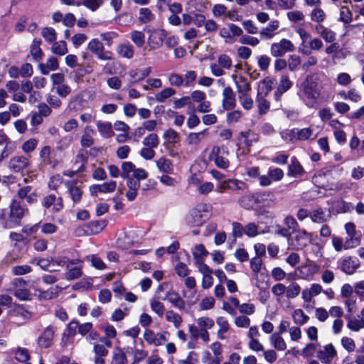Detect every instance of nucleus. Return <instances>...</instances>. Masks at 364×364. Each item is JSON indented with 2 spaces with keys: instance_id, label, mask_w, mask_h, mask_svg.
<instances>
[{
  "instance_id": "1",
  "label": "nucleus",
  "mask_w": 364,
  "mask_h": 364,
  "mask_svg": "<svg viewBox=\"0 0 364 364\" xmlns=\"http://www.w3.org/2000/svg\"><path fill=\"white\" fill-rule=\"evenodd\" d=\"M326 78L323 75L311 74L306 77L301 85L304 97L309 100L316 102L323 97Z\"/></svg>"
},
{
  "instance_id": "2",
  "label": "nucleus",
  "mask_w": 364,
  "mask_h": 364,
  "mask_svg": "<svg viewBox=\"0 0 364 364\" xmlns=\"http://www.w3.org/2000/svg\"><path fill=\"white\" fill-rule=\"evenodd\" d=\"M210 215V205L205 203L198 204L185 217L186 225L190 227L200 226Z\"/></svg>"
},
{
  "instance_id": "3",
  "label": "nucleus",
  "mask_w": 364,
  "mask_h": 364,
  "mask_svg": "<svg viewBox=\"0 0 364 364\" xmlns=\"http://www.w3.org/2000/svg\"><path fill=\"white\" fill-rule=\"evenodd\" d=\"M229 150L225 146H214L209 154L208 159L213 161L215 166L221 169H227L230 166V161L228 159Z\"/></svg>"
},
{
  "instance_id": "4",
  "label": "nucleus",
  "mask_w": 364,
  "mask_h": 364,
  "mask_svg": "<svg viewBox=\"0 0 364 364\" xmlns=\"http://www.w3.org/2000/svg\"><path fill=\"white\" fill-rule=\"evenodd\" d=\"M121 177L124 179L135 178L138 180L146 179L148 173L143 168H136L131 161H124L121 165Z\"/></svg>"
},
{
  "instance_id": "5",
  "label": "nucleus",
  "mask_w": 364,
  "mask_h": 364,
  "mask_svg": "<svg viewBox=\"0 0 364 364\" xmlns=\"http://www.w3.org/2000/svg\"><path fill=\"white\" fill-rule=\"evenodd\" d=\"M87 48L100 60H112L114 59L113 53L109 50H105L103 44L97 39L91 40L88 43Z\"/></svg>"
},
{
  "instance_id": "6",
  "label": "nucleus",
  "mask_w": 364,
  "mask_h": 364,
  "mask_svg": "<svg viewBox=\"0 0 364 364\" xmlns=\"http://www.w3.org/2000/svg\"><path fill=\"white\" fill-rule=\"evenodd\" d=\"M295 47L292 42L283 38L278 43H274L270 48V53L273 57H282L288 52H292Z\"/></svg>"
},
{
  "instance_id": "7",
  "label": "nucleus",
  "mask_w": 364,
  "mask_h": 364,
  "mask_svg": "<svg viewBox=\"0 0 364 364\" xmlns=\"http://www.w3.org/2000/svg\"><path fill=\"white\" fill-rule=\"evenodd\" d=\"M167 333L168 332L166 331L155 333L150 328H146L143 334V338L149 345L158 347L162 346L167 340L166 336Z\"/></svg>"
},
{
  "instance_id": "8",
  "label": "nucleus",
  "mask_w": 364,
  "mask_h": 364,
  "mask_svg": "<svg viewBox=\"0 0 364 364\" xmlns=\"http://www.w3.org/2000/svg\"><path fill=\"white\" fill-rule=\"evenodd\" d=\"M56 328L53 326H48L45 328L37 339V344L41 348H48L53 343V338Z\"/></svg>"
},
{
  "instance_id": "9",
  "label": "nucleus",
  "mask_w": 364,
  "mask_h": 364,
  "mask_svg": "<svg viewBox=\"0 0 364 364\" xmlns=\"http://www.w3.org/2000/svg\"><path fill=\"white\" fill-rule=\"evenodd\" d=\"M26 284V281L22 278H16L13 281L14 294L21 301H29L32 297L30 291L25 287Z\"/></svg>"
},
{
  "instance_id": "10",
  "label": "nucleus",
  "mask_w": 364,
  "mask_h": 364,
  "mask_svg": "<svg viewBox=\"0 0 364 364\" xmlns=\"http://www.w3.org/2000/svg\"><path fill=\"white\" fill-rule=\"evenodd\" d=\"M291 245L294 249L301 250L311 242L312 233L308 232L304 230H298L295 236L291 238Z\"/></svg>"
},
{
  "instance_id": "11",
  "label": "nucleus",
  "mask_w": 364,
  "mask_h": 364,
  "mask_svg": "<svg viewBox=\"0 0 364 364\" xmlns=\"http://www.w3.org/2000/svg\"><path fill=\"white\" fill-rule=\"evenodd\" d=\"M166 33L164 30L155 29L150 31L147 38L149 50H154L159 48L164 41Z\"/></svg>"
},
{
  "instance_id": "12",
  "label": "nucleus",
  "mask_w": 364,
  "mask_h": 364,
  "mask_svg": "<svg viewBox=\"0 0 364 364\" xmlns=\"http://www.w3.org/2000/svg\"><path fill=\"white\" fill-rule=\"evenodd\" d=\"M337 355V350L332 343L325 345L317 350L316 357L323 364H331Z\"/></svg>"
},
{
  "instance_id": "13",
  "label": "nucleus",
  "mask_w": 364,
  "mask_h": 364,
  "mask_svg": "<svg viewBox=\"0 0 364 364\" xmlns=\"http://www.w3.org/2000/svg\"><path fill=\"white\" fill-rule=\"evenodd\" d=\"M345 230L348 235L346 239V247H355L360 242V235L355 230V225L353 223H347Z\"/></svg>"
},
{
  "instance_id": "14",
  "label": "nucleus",
  "mask_w": 364,
  "mask_h": 364,
  "mask_svg": "<svg viewBox=\"0 0 364 364\" xmlns=\"http://www.w3.org/2000/svg\"><path fill=\"white\" fill-rule=\"evenodd\" d=\"M27 212L28 209L24 208L19 201L16 200L11 201L9 215L12 220L20 221Z\"/></svg>"
},
{
  "instance_id": "15",
  "label": "nucleus",
  "mask_w": 364,
  "mask_h": 364,
  "mask_svg": "<svg viewBox=\"0 0 364 364\" xmlns=\"http://www.w3.org/2000/svg\"><path fill=\"white\" fill-rule=\"evenodd\" d=\"M80 260L79 259H72L68 262L67 269L68 271L65 274V278L67 280H73L77 279L82 275V266H75L79 263H80Z\"/></svg>"
},
{
  "instance_id": "16",
  "label": "nucleus",
  "mask_w": 364,
  "mask_h": 364,
  "mask_svg": "<svg viewBox=\"0 0 364 364\" xmlns=\"http://www.w3.org/2000/svg\"><path fill=\"white\" fill-rule=\"evenodd\" d=\"M43 205L45 208L53 206V210L59 212L63 210L64 205L61 197H57L54 194H50L43 198Z\"/></svg>"
},
{
  "instance_id": "17",
  "label": "nucleus",
  "mask_w": 364,
  "mask_h": 364,
  "mask_svg": "<svg viewBox=\"0 0 364 364\" xmlns=\"http://www.w3.org/2000/svg\"><path fill=\"white\" fill-rule=\"evenodd\" d=\"M196 325L198 326L203 333L208 336L210 341L209 330L212 329L215 325V321L212 318L207 316H200L196 319Z\"/></svg>"
},
{
  "instance_id": "18",
  "label": "nucleus",
  "mask_w": 364,
  "mask_h": 364,
  "mask_svg": "<svg viewBox=\"0 0 364 364\" xmlns=\"http://www.w3.org/2000/svg\"><path fill=\"white\" fill-rule=\"evenodd\" d=\"M314 31L326 43H333L336 40V33L323 24H316Z\"/></svg>"
},
{
  "instance_id": "19",
  "label": "nucleus",
  "mask_w": 364,
  "mask_h": 364,
  "mask_svg": "<svg viewBox=\"0 0 364 364\" xmlns=\"http://www.w3.org/2000/svg\"><path fill=\"white\" fill-rule=\"evenodd\" d=\"M235 84L237 87L238 96L247 95L251 90V86L249 80L242 76L237 77L235 75L232 76Z\"/></svg>"
},
{
  "instance_id": "20",
  "label": "nucleus",
  "mask_w": 364,
  "mask_h": 364,
  "mask_svg": "<svg viewBox=\"0 0 364 364\" xmlns=\"http://www.w3.org/2000/svg\"><path fill=\"white\" fill-rule=\"evenodd\" d=\"M29 165V160L23 156H16L10 159L9 167L15 172H18Z\"/></svg>"
},
{
  "instance_id": "21",
  "label": "nucleus",
  "mask_w": 364,
  "mask_h": 364,
  "mask_svg": "<svg viewBox=\"0 0 364 364\" xmlns=\"http://www.w3.org/2000/svg\"><path fill=\"white\" fill-rule=\"evenodd\" d=\"M235 93L230 87H226L223 91V106L226 110H230L235 107Z\"/></svg>"
},
{
  "instance_id": "22",
  "label": "nucleus",
  "mask_w": 364,
  "mask_h": 364,
  "mask_svg": "<svg viewBox=\"0 0 364 364\" xmlns=\"http://www.w3.org/2000/svg\"><path fill=\"white\" fill-rule=\"evenodd\" d=\"M140 181L135 178H127L128 191L126 193V196L129 200L132 201L136 197L138 189L140 187Z\"/></svg>"
},
{
  "instance_id": "23",
  "label": "nucleus",
  "mask_w": 364,
  "mask_h": 364,
  "mask_svg": "<svg viewBox=\"0 0 364 364\" xmlns=\"http://www.w3.org/2000/svg\"><path fill=\"white\" fill-rule=\"evenodd\" d=\"M39 156L44 165L55 166L54 151L50 146H44L42 147L39 153Z\"/></svg>"
},
{
  "instance_id": "24",
  "label": "nucleus",
  "mask_w": 364,
  "mask_h": 364,
  "mask_svg": "<svg viewBox=\"0 0 364 364\" xmlns=\"http://www.w3.org/2000/svg\"><path fill=\"white\" fill-rule=\"evenodd\" d=\"M359 266L360 263L358 259L349 257L343 260L341 270L347 274H352L355 272Z\"/></svg>"
},
{
  "instance_id": "25",
  "label": "nucleus",
  "mask_w": 364,
  "mask_h": 364,
  "mask_svg": "<svg viewBox=\"0 0 364 364\" xmlns=\"http://www.w3.org/2000/svg\"><path fill=\"white\" fill-rule=\"evenodd\" d=\"M116 52L122 58L132 59L134 55V47L128 42L122 43L117 47Z\"/></svg>"
},
{
  "instance_id": "26",
  "label": "nucleus",
  "mask_w": 364,
  "mask_h": 364,
  "mask_svg": "<svg viewBox=\"0 0 364 364\" xmlns=\"http://www.w3.org/2000/svg\"><path fill=\"white\" fill-rule=\"evenodd\" d=\"M216 324L218 326L217 331V337L220 340L226 338L225 333L229 331L230 326L228 319L224 316H218L216 318Z\"/></svg>"
},
{
  "instance_id": "27",
  "label": "nucleus",
  "mask_w": 364,
  "mask_h": 364,
  "mask_svg": "<svg viewBox=\"0 0 364 364\" xmlns=\"http://www.w3.org/2000/svg\"><path fill=\"white\" fill-rule=\"evenodd\" d=\"M166 299L171 303L172 305L179 309L183 310L185 309L186 304L185 301L181 297V296L174 291H168L166 294Z\"/></svg>"
},
{
  "instance_id": "28",
  "label": "nucleus",
  "mask_w": 364,
  "mask_h": 364,
  "mask_svg": "<svg viewBox=\"0 0 364 364\" xmlns=\"http://www.w3.org/2000/svg\"><path fill=\"white\" fill-rule=\"evenodd\" d=\"M279 23L277 20L271 21L268 26L262 28L259 34L262 39H271L274 36V31L278 29Z\"/></svg>"
},
{
  "instance_id": "29",
  "label": "nucleus",
  "mask_w": 364,
  "mask_h": 364,
  "mask_svg": "<svg viewBox=\"0 0 364 364\" xmlns=\"http://www.w3.org/2000/svg\"><path fill=\"white\" fill-rule=\"evenodd\" d=\"M269 341L272 346L277 350L284 351L287 348L286 341L278 333H272L269 337Z\"/></svg>"
},
{
  "instance_id": "30",
  "label": "nucleus",
  "mask_w": 364,
  "mask_h": 364,
  "mask_svg": "<svg viewBox=\"0 0 364 364\" xmlns=\"http://www.w3.org/2000/svg\"><path fill=\"white\" fill-rule=\"evenodd\" d=\"M205 134V130L199 132H191L187 135L186 141L190 146H197L203 141Z\"/></svg>"
},
{
  "instance_id": "31",
  "label": "nucleus",
  "mask_w": 364,
  "mask_h": 364,
  "mask_svg": "<svg viewBox=\"0 0 364 364\" xmlns=\"http://www.w3.org/2000/svg\"><path fill=\"white\" fill-rule=\"evenodd\" d=\"M238 203L245 209H252L257 205L255 193L241 196L238 198Z\"/></svg>"
},
{
  "instance_id": "32",
  "label": "nucleus",
  "mask_w": 364,
  "mask_h": 364,
  "mask_svg": "<svg viewBox=\"0 0 364 364\" xmlns=\"http://www.w3.org/2000/svg\"><path fill=\"white\" fill-rule=\"evenodd\" d=\"M165 319L168 323H172L173 327L179 328L183 323V318L180 314L173 310H168L165 314Z\"/></svg>"
},
{
  "instance_id": "33",
  "label": "nucleus",
  "mask_w": 364,
  "mask_h": 364,
  "mask_svg": "<svg viewBox=\"0 0 364 364\" xmlns=\"http://www.w3.org/2000/svg\"><path fill=\"white\" fill-rule=\"evenodd\" d=\"M127 358L123 349L115 347L112 352L110 364H126Z\"/></svg>"
},
{
  "instance_id": "34",
  "label": "nucleus",
  "mask_w": 364,
  "mask_h": 364,
  "mask_svg": "<svg viewBox=\"0 0 364 364\" xmlns=\"http://www.w3.org/2000/svg\"><path fill=\"white\" fill-rule=\"evenodd\" d=\"M93 352L95 353L94 363H96L97 360H100L101 363H105L104 359L108 355V350L101 343H94Z\"/></svg>"
},
{
  "instance_id": "35",
  "label": "nucleus",
  "mask_w": 364,
  "mask_h": 364,
  "mask_svg": "<svg viewBox=\"0 0 364 364\" xmlns=\"http://www.w3.org/2000/svg\"><path fill=\"white\" fill-rule=\"evenodd\" d=\"M188 328L190 337L192 340L196 341L200 338L205 343L209 342L208 336H205V333H202L197 325L189 324Z\"/></svg>"
},
{
  "instance_id": "36",
  "label": "nucleus",
  "mask_w": 364,
  "mask_h": 364,
  "mask_svg": "<svg viewBox=\"0 0 364 364\" xmlns=\"http://www.w3.org/2000/svg\"><path fill=\"white\" fill-rule=\"evenodd\" d=\"M310 19L311 21L316 24H322L326 18V14L323 9L319 7H315L311 10L309 14Z\"/></svg>"
},
{
  "instance_id": "37",
  "label": "nucleus",
  "mask_w": 364,
  "mask_h": 364,
  "mask_svg": "<svg viewBox=\"0 0 364 364\" xmlns=\"http://www.w3.org/2000/svg\"><path fill=\"white\" fill-rule=\"evenodd\" d=\"M66 187L69 191L70 196L74 203H79L81 200L82 191L80 188L76 186L75 183L68 182Z\"/></svg>"
},
{
  "instance_id": "38",
  "label": "nucleus",
  "mask_w": 364,
  "mask_h": 364,
  "mask_svg": "<svg viewBox=\"0 0 364 364\" xmlns=\"http://www.w3.org/2000/svg\"><path fill=\"white\" fill-rule=\"evenodd\" d=\"M96 126L100 134L105 138L111 137L114 134L110 122L98 121Z\"/></svg>"
},
{
  "instance_id": "39",
  "label": "nucleus",
  "mask_w": 364,
  "mask_h": 364,
  "mask_svg": "<svg viewBox=\"0 0 364 364\" xmlns=\"http://www.w3.org/2000/svg\"><path fill=\"white\" fill-rule=\"evenodd\" d=\"M157 168L161 172L165 173H172L173 171L172 163L170 160L161 157L156 161Z\"/></svg>"
},
{
  "instance_id": "40",
  "label": "nucleus",
  "mask_w": 364,
  "mask_h": 364,
  "mask_svg": "<svg viewBox=\"0 0 364 364\" xmlns=\"http://www.w3.org/2000/svg\"><path fill=\"white\" fill-rule=\"evenodd\" d=\"M304 173V169L299 162V161L293 157L291 159V164L289 166V173L288 175H291L293 176H301Z\"/></svg>"
},
{
  "instance_id": "41",
  "label": "nucleus",
  "mask_w": 364,
  "mask_h": 364,
  "mask_svg": "<svg viewBox=\"0 0 364 364\" xmlns=\"http://www.w3.org/2000/svg\"><path fill=\"white\" fill-rule=\"evenodd\" d=\"M129 38L132 43L137 47L141 48L145 44V34L140 31L134 30L130 33Z\"/></svg>"
},
{
  "instance_id": "42",
  "label": "nucleus",
  "mask_w": 364,
  "mask_h": 364,
  "mask_svg": "<svg viewBox=\"0 0 364 364\" xmlns=\"http://www.w3.org/2000/svg\"><path fill=\"white\" fill-rule=\"evenodd\" d=\"M292 319L295 324L302 326L309 321V316L305 314L302 309H298L293 311Z\"/></svg>"
},
{
  "instance_id": "43",
  "label": "nucleus",
  "mask_w": 364,
  "mask_h": 364,
  "mask_svg": "<svg viewBox=\"0 0 364 364\" xmlns=\"http://www.w3.org/2000/svg\"><path fill=\"white\" fill-rule=\"evenodd\" d=\"M346 318L348 321L347 327L353 331H359L364 328V319L363 318H351L350 316H346Z\"/></svg>"
},
{
  "instance_id": "44",
  "label": "nucleus",
  "mask_w": 364,
  "mask_h": 364,
  "mask_svg": "<svg viewBox=\"0 0 364 364\" xmlns=\"http://www.w3.org/2000/svg\"><path fill=\"white\" fill-rule=\"evenodd\" d=\"M12 315L23 321H28L31 318V313L25 309L23 306L21 305H17L14 308Z\"/></svg>"
},
{
  "instance_id": "45",
  "label": "nucleus",
  "mask_w": 364,
  "mask_h": 364,
  "mask_svg": "<svg viewBox=\"0 0 364 364\" xmlns=\"http://www.w3.org/2000/svg\"><path fill=\"white\" fill-rule=\"evenodd\" d=\"M256 202L257 204L267 203L274 200V195L272 191H264L255 193Z\"/></svg>"
},
{
  "instance_id": "46",
  "label": "nucleus",
  "mask_w": 364,
  "mask_h": 364,
  "mask_svg": "<svg viewBox=\"0 0 364 364\" xmlns=\"http://www.w3.org/2000/svg\"><path fill=\"white\" fill-rule=\"evenodd\" d=\"M41 43V41L40 39L35 38L33 41L32 45L31 46V54L33 59L36 61H39L42 59L43 57V52L40 47Z\"/></svg>"
},
{
  "instance_id": "47",
  "label": "nucleus",
  "mask_w": 364,
  "mask_h": 364,
  "mask_svg": "<svg viewBox=\"0 0 364 364\" xmlns=\"http://www.w3.org/2000/svg\"><path fill=\"white\" fill-rule=\"evenodd\" d=\"M150 307L151 311L160 318L166 314V311L164 304L157 299H153L151 300Z\"/></svg>"
},
{
  "instance_id": "48",
  "label": "nucleus",
  "mask_w": 364,
  "mask_h": 364,
  "mask_svg": "<svg viewBox=\"0 0 364 364\" xmlns=\"http://www.w3.org/2000/svg\"><path fill=\"white\" fill-rule=\"evenodd\" d=\"M353 20V14L350 9L346 6H341L339 9L338 21L345 24H349Z\"/></svg>"
},
{
  "instance_id": "49",
  "label": "nucleus",
  "mask_w": 364,
  "mask_h": 364,
  "mask_svg": "<svg viewBox=\"0 0 364 364\" xmlns=\"http://www.w3.org/2000/svg\"><path fill=\"white\" fill-rule=\"evenodd\" d=\"M296 137L298 140H314L317 137V134H314L311 128H304L299 129L296 132Z\"/></svg>"
},
{
  "instance_id": "50",
  "label": "nucleus",
  "mask_w": 364,
  "mask_h": 364,
  "mask_svg": "<svg viewBox=\"0 0 364 364\" xmlns=\"http://www.w3.org/2000/svg\"><path fill=\"white\" fill-rule=\"evenodd\" d=\"M163 138L169 144L174 145L179 141V134L173 129H168L163 134Z\"/></svg>"
},
{
  "instance_id": "51",
  "label": "nucleus",
  "mask_w": 364,
  "mask_h": 364,
  "mask_svg": "<svg viewBox=\"0 0 364 364\" xmlns=\"http://www.w3.org/2000/svg\"><path fill=\"white\" fill-rule=\"evenodd\" d=\"M195 262L203 261L204 258L208 255V252L205 250L202 244L196 245L193 251Z\"/></svg>"
},
{
  "instance_id": "52",
  "label": "nucleus",
  "mask_w": 364,
  "mask_h": 364,
  "mask_svg": "<svg viewBox=\"0 0 364 364\" xmlns=\"http://www.w3.org/2000/svg\"><path fill=\"white\" fill-rule=\"evenodd\" d=\"M55 288H50L48 290L46 291H42L40 289L36 290V295L41 300H49L55 298L57 296V291Z\"/></svg>"
},
{
  "instance_id": "53",
  "label": "nucleus",
  "mask_w": 364,
  "mask_h": 364,
  "mask_svg": "<svg viewBox=\"0 0 364 364\" xmlns=\"http://www.w3.org/2000/svg\"><path fill=\"white\" fill-rule=\"evenodd\" d=\"M286 297L287 299H294L298 296L301 292V287L296 282L291 283L288 287H286Z\"/></svg>"
},
{
  "instance_id": "54",
  "label": "nucleus",
  "mask_w": 364,
  "mask_h": 364,
  "mask_svg": "<svg viewBox=\"0 0 364 364\" xmlns=\"http://www.w3.org/2000/svg\"><path fill=\"white\" fill-rule=\"evenodd\" d=\"M99 328L104 332L105 336L103 337L114 338L117 336L116 328L109 323L100 325Z\"/></svg>"
},
{
  "instance_id": "55",
  "label": "nucleus",
  "mask_w": 364,
  "mask_h": 364,
  "mask_svg": "<svg viewBox=\"0 0 364 364\" xmlns=\"http://www.w3.org/2000/svg\"><path fill=\"white\" fill-rule=\"evenodd\" d=\"M154 18V15L149 8H141L139 13V21L141 23H147L151 21Z\"/></svg>"
},
{
  "instance_id": "56",
  "label": "nucleus",
  "mask_w": 364,
  "mask_h": 364,
  "mask_svg": "<svg viewBox=\"0 0 364 364\" xmlns=\"http://www.w3.org/2000/svg\"><path fill=\"white\" fill-rule=\"evenodd\" d=\"M142 144L144 146L155 149L159 144V136L156 134L151 133L144 139Z\"/></svg>"
},
{
  "instance_id": "57",
  "label": "nucleus",
  "mask_w": 364,
  "mask_h": 364,
  "mask_svg": "<svg viewBox=\"0 0 364 364\" xmlns=\"http://www.w3.org/2000/svg\"><path fill=\"white\" fill-rule=\"evenodd\" d=\"M291 86L292 82L289 77L287 75H282L277 87V92L279 94H283L290 89Z\"/></svg>"
},
{
  "instance_id": "58",
  "label": "nucleus",
  "mask_w": 364,
  "mask_h": 364,
  "mask_svg": "<svg viewBox=\"0 0 364 364\" xmlns=\"http://www.w3.org/2000/svg\"><path fill=\"white\" fill-rule=\"evenodd\" d=\"M86 259L91 262V264L95 269L103 270L106 268L105 263L97 255H91L86 257Z\"/></svg>"
},
{
  "instance_id": "59",
  "label": "nucleus",
  "mask_w": 364,
  "mask_h": 364,
  "mask_svg": "<svg viewBox=\"0 0 364 364\" xmlns=\"http://www.w3.org/2000/svg\"><path fill=\"white\" fill-rule=\"evenodd\" d=\"M88 132H94V130L89 127L85 129V132L81 137L80 143L83 147H90L93 144V139Z\"/></svg>"
},
{
  "instance_id": "60",
  "label": "nucleus",
  "mask_w": 364,
  "mask_h": 364,
  "mask_svg": "<svg viewBox=\"0 0 364 364\" xmlns=\"http://www.w3.org/2000/svg\"><path fill=\"white\" fill-rule=\"evenodd\" d=\"M310 218L314 223H323L327 220L324 212L321 209H317L310 213Z\"/></svg>"
},
{
  "instance_id": "61",
  "label": "nucleus",
  "mask_w": 364,
  "mask_h": 364,
  "mask_svg": "<svg viewBox=\"0 0 364 364\" xmlns=\"http://www.w3.org/2000/svg\"><path fill=\"white\" fill-rule=\"evenodd\" d=\"M176 93V91L171 88V87H166L161 90V92H158L155 95V99L159 102H163L165 101L167 98L171 97Z\"/></svg>"
},
{
  "instance_id": "62",
  "label": "nucleus",
  "mask_w": 364,
  "mask_h": 364,
  "mask_svg": "<svg viewBox=\"0 0 364 364\" xmlns=\"http://www.w3.org/2000/svg\"><path fill=\"white\" fill-rule=\"evenodd\" d=\"M52 52L56 55H63L68 52L67 44L64 41H60L53 44Z\"/></svg>"
},
{
  "instance_id": "63",
  "label": "nucleus",
  "mask_w": 364,
  "mask_h": 364,
  "mask_svg": "<svg viewBox=\"0 0 364 364\" xmlns=\"http://www.w3.org/2000/svg\"><path fill=\"white\" fill-rule=\"evenodd\" d=\"M217 62L223 69L225 70H230L232 66L231 58L226 54L219 55L217 58Z\"/></svg>"
},
{
  "instance_id": "64",
  "label": "nucleus",
  "mask_w": 364,
  "mask_h": 364,
  "mask_svg": "<svg viewBox=\"0 0 364 364\" xmlns=\"http://www.w3.org/2000/svg\"><path fill=\"white\" fill-rule=\"evenodd\" d=\"M15 358L21 362L24 363L29 360V352L26 348H18L15 350Z\"/></svg>"
}]
</instances>
